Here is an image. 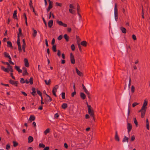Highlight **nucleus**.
Wrapping results in <instances>:
<instances>
[{
    "label": "nucleus",
    "mask_w": 150,
    "mask_h": 150,
    "mask_svg": "<svg viewBox=\"0 0 150 150\" xmlns=\"http://www.w3.org/2000/svg\"><path fill=\"white\" fill-rule=\"evenodd\" d=\"M1 69L6 72L9 73V71L11 72H13V71L12 66L10 67V68H5L4 66H1Z\"/></svg>",
    "instance_id": "1"
},
{
    "label": "nucleus",
    "mask_w": 150,
    "mask_h": 150,
    "mask_svg": "<svg viewBox=\"0 0 150 150\" xmlns=\"http://www.w3.org/2000/svg\"><path fill=\"white\" fill-rule=\"evenodd\" d=\"M88 114L90 115L91 116L93 117L94 121H95V119L94 114V112L93 110L92 109V108H89V109H88Z\"/></svg>",
    "instance_id": "2"
},
{
    "label": "nucleus",
    "mask_w": 150,
    "mask_h": 150,
    "mask_svg": "<svg viewBox=\"0 0 150 150\" xmlns=\"http://www.w3.org/2000/svg\"><path fill=\"white\" fill-rule=\"evenodd\" d=\"M45 95L46 96V97L45 98V103L46 104H47L49 102H50L52 101V98L51 97L46 93H45Z\"/></svg>",
    "instance_id": "3"
},
{
    "label": "nucleus",
    "mask_w": 150,
    "mask_h": 150,
    "mask_svg": "<svg viewBox=\"0 0 150 150\" xmlns=\"http://www.w3.org/2000/svg\"><path fill=\"white\" fill-rule=\"evenodd\" d=\"M70 58L71 63L72 64H74L75 63V61L74 56L72 53H71L70 54Z\"/></svg>",
    "instance_id": "4"
},
{
    "label": "nucleus",
    "mask_w": 150,
    "mask_h": 150,
    "mask_svg": "<svg viewBox=\"0 0 150 150\" xmlns=\"http://www.w3.org/2000/svg\"><path fill=\"white\" fill-rule=\"evenodd\" d=\"M9 82L13 85H14L16 87L18 86V82L17 81H14L10 79L9 80Z\"/></svg>",
    "instance_id": "5"
},
{
    "label": "nucleus",
    "mask_w": 150,
    "mask_h": 150,
    "mask_svg": "<svg viewBox=\"0 0 150 150\" xmlns=\"http://www.w3.org/2000/svg\"><path fill=\"white\" fill-rule=\"evenodd\" d=\"M26 83L27 84L30 83L31 85L33 84V78L31 77L29 79V81H28L27 79H26L24 81V83Z\"/></svg>",
    "instance_id": "6"
},
{
    "label": "nucleus",
    "mask_w": 150,
    "mask_h": 150,
    "mask_svg": "<svg viewBox=\"0 0 150 150\" xmlns=\"http://www.w3.org/2000/svg\"><path fill=\"white\" fill-rule=\"evenodd\" d=\"M132 128V126L131 124L129 123H127V129L128 133L129 134Z\"/></svg>",
    "instance_id": "7"
},
{
    "label": "nucleus",
    "mask_w": 150,
    "mask_h": 150,
    "mask_svg": "<svg viewBox=\"0 0 150 150\" xmlns=\"http://www.w3.org/2000/svg\"><path fill=\"white\" fill-rule=\"evenodd\" d=\"M24 62L25 66L28 67H29V63L28 62V59L27 58H25L24 59Z\"/></svg>",
    "instance_id": "8"
},
{
    "label": "nucleus",
    "mask_w": 150,
    "mask_h": 150,
    "mask_svg": "<svg viewBox=\"0 0 150 150\" xmlns=\"http://www.w3.org/2000/svg\"><path fill=\"white\" fill-rule=\"evenodd\" d=\"M76 72L79 76H83V74L77 68H76Z\"/></svg>",
    "instance_id": "9"
},
{
    "label": "nucleus",
    "mask_w": 150,
    "mask_h": 150,
    "mask_svg": "<svg viewBox=\"0 0 150 150\" xmlns=\"http://www.w3.org/2000/svg\"><path fill=\"white\" fill-rule=\"evenodd\" d=\"M48 26L49 28H51L53 25V20H50L48 22Z\"/></svg>",
    "instance_id": "10"
},
{
    "label": "nucleus",
    "mask_w": 150,
    "mask_h": 150,
    "mask_svg": "<svg viewBox=\"0 0 150 150\" xmlns=\"http://www.w3.org/2000/svg\"><path fill=\"white\" fill-rule=\"evenodd\" d=\"M14 68L15 69H16V70H17L19 73H21L22 72V70L21 69H20V67H19L16 66H15Z\"/></svg>",
    "instance_id": "11"
},
{
    "label": "nucleus",
    "mask_w": 150,
    "mask_h": 150,
    "mask_svg": "<svg viewBox=\"0 0 150 150\" xmlns=\"http://www.w3.org/2000/svg\"><path fill=\"white\" fill-rule=\"evenodd\" d=\"M115 139L118 142H119L120 141L117 132V131H116V132H115Z\"/></svg>",
    "instance_id": "12"
},
{
    "label": "nucleus",
    "mask_w": 150,
    "mask_h": 150,
    "mask_svg": "<svg viewBox=\"0 0 150 150\" xmlns=\"http://www.w3.org/2000/svg\"><path fill=\"white\" fill-rule=\"evenodd\" d=\"M75 83H74V86H73V88H74V91L71 94V96L72 97H74V96L76 94V92L75 91Z\"/></svg>",
    "instance_id": "13"
},
{
    "label": "nucleus",
    "mask_w": 150,
    "mask_h": 150,
    "mask_svg": "<svg viewBox=\"0 0 150 150\" xmlns=\"http://www.w3.org/2000/svg\"><path fill=\"white\" fill-rule=\"evenodd\" d=\"M80 96L81 98L83 100H84L86 98V95L84 93H83L81 92L80 93Z\"/></svg>",
    "instance_id": "14"
},
{
    "label": "nucleus",
    "mask_w": 150,
    "mask_h": 150,
    "mask_svg": "<svg viewBox=\"0 0 150 150\" xmlns=\"http://www.w3.org/2000/svg\"><path fill=\"white\" fill-rule=\"evenodd\" d=\"M33 137L31 136H30L28 137V143H30L33 142Z\"/></svg>",
    "instance_id": "15"
},
{
    "label": "nucleus",
    "mask_w": 150,
    "mask_h": 150,
    "mask_svg": "<svg viewBox=\"0 0 150 150\" xmlns=\"http://www.w3.org/2000/svg\"><path fill=\"white\" fill-rule=\"evenodd\" d=\"M87 42L86 41L84 40V41H83L82 42H81L80 43V44L81 45H82L85 47H86L87 46Z\"/></svg>",
    "instance_id": "16"
},
{
    "label": "nucleus",
    "mask_w": 150,
    "mask_h": 150,
    "mask_svg": "<svg viewBox=\"0 0 150 150\" xmlns=\"http://www.w3.org/2000/svg\"><path fill=\"white\" fill-rule=\"evenodd\" d=\"M16 14H17V11L15 10L14 12V13H13V18L14 19H18Z\"/></svg>",
    "instance_id": "17"
},
{
    "label": "nucleus",
    "mask_w": 150,
    "mask_h": 150,
    "mask_svg": "<svg viewBox=\"0 0 150 150\" xmlns=\"http://www.w3.org/2000/svg\"><path fill=\"white\" fill-rule=\"evenodd\" d=\"M128 140L129 138L126 137L125 136L122 140V142H128Z\"/></svg>",
    "instance_id": "18"
},
{
    "label": "nucleus",
    "mask_w": 150,
    "mask_h": 150,
    "mask_svg": "<svg viewBox=\"0 0 150 150\" xmlns=\"http://www.w3.org/2000/svg\"><path fill=\"white\" fill-rule=\"evenodd\" d=\"M18 31L19 33H18L17 37L18 38V37H19V38H20V35H22V30L21 28H19Z\"/></svg>",
    "instance_id": "19"
},
{
    "label": "nucleus",
    "mask_w": 150,
    "mask_h": 150,
    "mask_svg": "<svg viewBox=\"0 0 150 150\" xmlns=\"http://www.w3.org/2000/svg\"><path fill=\"white\" fill-rule=\"evenodd\" d=\"M64 37L66 41L68 42L69 41V37L67 34H65L64 36Z\"/></svg>",
    "instance_id": "20"
},
{
    "label": "nucleus",
    "mask_w": 150,
    "mask_h": 150,
    "mask_svg": "<svg viewBox=\"0 0 150 150\" xmlns=\"http://www.w3.org/2000/svg\"><path fill=\"white\" fill-rule=\"evenodd\" d=\"M146 111L143 110L141 111H139V112H141V117L142 118L144 117L146 113Z\"/></svg>",
    "instance_id": "21"
},
{
    "label": "nucleus",
    "mask_w": 150,
    "mask_h": 150,
    "mask_svg": "<svg viewBox=\"0 0 150 150\" xmlns=\"http://www.w3.org/2000/svg\"><path fill=\"white\" fill-rule=\"evenodd\" d=\"M7 46L8 47L12 48L13 46L12 43L11 41H8L7 42Z\"/></svg>",
    "instance_id": "22"
},
{
    "label": "nucleus",
    "mask_w": 150,
    "mask_h": 150,
    "mask_svg": "<svg viewBox=\"0 0 150 150\" xmlns=\"http://www.w3.org/2000/svg\"><path fill=\"white\" fill-rule=\"evenodd\" d=\"M118 13V10L117 8V5L116 3L115 4L114 8V14Z\"/></svg>",
    "instance_id": "23"
},
{
    "label": "nucleus",
    "mask_w": 150,
    "mask_h": 150,
    "mask_svg": "<svg viewBox=\"0 0 150 150\" xmlns=\"http://www.w3.org/2000/svg\"><path fill=\"white\" fill-rule=\"evenodd\" d=\"M56 46L57 45H53L52 48L53 51L54 52H55L57 51Z\"/></svg>",
    "instance_id": "24"
},
{
    "label": "nucleus",
    "mask_w": 150,
    "mask_h": 150,
    "mask_svg": "<svg viewBox=\"0 0 150 150\" xmlns=\"http://www.w3.org/2000/svg\"><path fill=\"white\" fill-rule=\"evenodd\" d=\"M44 81H45V84L46 85H47L49 86L50 85L51 82V81L50 79L48 81V82H47V80H45Z\"/></svg>",
    "instance_id": "25"
},
{
    "label": "nucleus",
    "mask_w": 150,
    "mask_h": 150,
    "mask_svg": "<svg viewBox=\"0 0 150 150\" xmlns=\"http://www.w3.org/2000/svg\"><path fill=\"white\" fill-rule=\"evenodd\" d=\"M67 106V104L66 103H64L62 105V107L63 109H65Z\"/></svg>",
    "instance_id": "26"
},
{
    "label": "nucleus",
    "mask_w": 150,
    "mask_h": 150,
    "mask_svg": "<svg viewBox=\"0 0 150 150\" xmlns=\"http://www.w3.org/2000/svg\"><path fill=\"white\" fill-rule=\"evenodd\" d=\"M146 127L147 129H149V124L148 119H146Z\"/></svg>",
    "instance_id": "27"
},
{
    "label": "nucleus",
    "mask_w": 150,
    "mask_h": 150,
    "mask_svg": "<svg viewBox=\"0 0 150 150\" xmlns=\"http://www.w3.org/2000/svg\"><path fill=\"white\" fill-rule=\"evenodd\" d=\"M120 29L123 33H126V30L125 28L121 27Z\"/></svg>",
    "instance_id": "28"
},
{
    "label": "nucleus",
    "mask_w": 150,
    "mask_h": 150,
    "mask_svg": "<svg viewBox=\"0 0 150 150\" xmlns=\"http://www.w3.org/2000/svg\"><path fill=\"white\" fill-rule=\"evenodd\" d=\"M147 109V107L143 105L141 109L139 110V111H146Z\"/></svg>",
    "instance_id": "29"
},
{
    "label": "nucleus",
    "mask_w": 150,
    "mask_h": 150,
    "mask_svg": "<svg viewBox=\"0 0 150 150\" xmlns=\"http://www.w3.org/2000/svg\"><path fill=\"white\" fill-rule=\"evenodd\" d=\"M35 117L34 115H31L30 116L29 120H30L33 121L35 119Z\"/></svg>",
    "instance_id": "30"
},
{
    "label": "nucleus",
    "mask_w": 150,
    "mask_h": 150,
    "mask_svg": "<svg viewBox=\"0 0 150 150\" xmlns=\"http://www.w3.org/2000/svg\"><path fill=\"white\" fill-rule=\"evenodd\" d=\"M133 120H134V123L135 124L136 126L137 127L138 126V124L136 118L135 117L134 118Z\"/></svg>",
    "instance_id": "31"
},
{
    "label": "nucleus",
    "mask_w": 150,
    "mask_h": 150,
    "mask_svg": "<svg viewBox=\"0 0 150 150\" xmlns=\"http://www.w3.org/2000/svg\"><path fill=\"white\" fill-rule=\"evenodd\" d=\"M13 146L14 147H16L18 145V143L16 141H13Z\"/></svg>",
    "instance_id": "32"
},
{
    "label": "nucleus",
    "mask_w": 150,
    "mask_h": 150,
    "mask_svg": "<svg viewBox=\"0 0 150 150\" xmlns=\"http://www.w3.org/2000/svg\"><path fill=\"white\" fill-rule=\"evenodd\" d=\"M33 35L34 37H35L36 35L37 31L36 30H35L34 28H33Z\"/></svg>",
    "instance_id": "33"
},
{
    "label": "nucleus",
    "mask_w": 150,
    "mask_h": 150,
    "mask_svg": "<svg viewBox=\"0 0 150 150\" xmlns=\"http://www.w3.org/2000/svg\"><path fill=\"white\" fill-rule=\"evenodd\" d=\"M4 56L6 58H8L10 56L8 53L7 52H4Z\"/></svg>",
    "instance_id": "34"
},
{
    "label": "nucleus",
    "mask_w": 150,
    "mask_h": 150,
    "mask_svg": "<svg viewBox=\"0 0 150 150\" xmlns=\"http://www.w3.org/2000/svg\"><path fill=\"white\" fill-rule=\"evenodd\" d=\"M49 5L48 7L49 8H51V9L53 7V6H52L53 2L52 1H49Z\"/></svg>",
    "instance_id": "35"
},
{
    "label": "nucleus",
    "mask_w": 150,
    "mask_h": 150,
    "mask_svg": "<svg viewBox=\"0 0 150 150\" xmlns=\"http://www.w3.org/2000/svg\"><path fill=\"white\" fill-rule=\"evenodd\" d=\"M135 139V136L134 135H133L131 137V139H130V141L131 142H133L134 140Z\"/></svg>",
    "instance_id": "36"
},
{
    "label": "nucleus",
    "mask_w": 150,
    "mask_h": 150,
    "mask_svg": "<svg viewBox=\"0 0 150 150\" xmlns=\"http://www.w3.org/2000/svg\"><path fill=\"white\" fill-rule=\"evenodd\" d=\"M17 44L18 46H21L20 42V38H19V37H18V39H17Z\"/></svg>",
    "instance_id": "37"
},
{
    "label": "nucleus",
    "mask_w": 150,
    "mask_h": 150,
    "mask_svg": "<svg viewBox=\"0 0 150 150\" xmlns=\"http://www.w3.org/2000/svg\"><path fill=\"white\" fill-rule=\"evenodd\" d=\"M28 73L27 72V71H23V75L25 76V75H28Z\"/></svg>",
    "instance_id": "38"
},
{
    "label": "nucleus",
    "mask_w": 150,
    "mask_h": 150,
    "mask_svg": "<svg viewBox=\"0 0 150 150\" xmlns=\"http://www.w3.org/2000/svg\"><path fill=\"white\" fill-rule=\"evenodd\" d=\"M50 129L49 128H47L44 132V134L46 135L47 134L50 132Z\"/></svg>",
    "instance_id": "39"
},
{
    "label": "nucleus",
    "mask_w": 150,
    "mask_h": 150,
    "mask_svg": "<svg viewBox=\"0 0 150 150\" xmlns=\"http://www.w3.org/2000/svg\"><path fill=\"white\" fill-rule=\"evenodd\" d=\"M29 5L30 8H33V5L32 1H30L29 2Z\"/></svg>",
    "instance_id": "40"
},
{
    "label": "nucleus",
    "mask_w": 150,
    "mask_h": 150,
    "mask_svg": "<svg viewBox=\"0 0 150 150\" xmlns=\"http://www.w3.org/2000/svg\"><path fill=\"white\" fill-rule=\"evenodd\" d=\"M57 23L59 25H62L63 23L61 21H59L57 20L56 21Z\"/></svg>",
    "instance_id": "41"
},
{
    "label": "nucleus",
    "mask_w": 150,
    "mask_h": 150,
    "mask_svg": "<svg viewBox=\"0 0 150 150\" xmlns=\"http://www.w3.org/2000/svg\"><path fill=\"white\" fill-rule=\"evenodd\" d=\"M45 145L43 144H41L40 143L39 145V148H40L41 147L42 148H45Z\"/></svg>",
    "instance_id": "42"
},
{
    "label": "nucleus",
    "mask_w": 150,
    "mask_h": 150,
    "mask_svg": "<svg viewBox=\"0 0 150 150\" xmlns=\"http://www.w3.org/2000/svg\"><path fill=\"white\" fill-rule=\"evenodd\" d=\"M131 90L132 93H133L134 92L135 90V88L133 86H132Z\"/></svg>",
    "instance_id": "43"
},
{
    "label": "nucleus",
    "mask_w": 150,
    "mask_h": 150,
    "mask_svg": "<svg viewBox=\"0 0 150 150\" xmlns=\"http://www.w3.org/2000/svg\"><path fill=\"white\" fill-rule=\"evenodd\" d=\"M55 5L56 6H59L61 7L62 6V3H59L58 2H56L55 3Z\"/></svg>",
    "instance_id": "44"
},
{
    "label": "nucleus",
    "mask_w": 150,
    "mask_h": 150,
    "mask_svg": "<svg viewBox=\"0 0 150 150\" xmlns=\"http://www.w3.org/2000/svg\"><path fill=\"white\" fill-rule=\"evenodd\" d=\"M69 12L72 14H74L75 13V11L71 9H69Z\"/></svg>",
    "instance_id": "45"
},
{
    "label": "nucleus",
    "mask_w": 150,
    "mask_h": 150,
    "mask_svg": "<svg viewBox=\"0 0 150 150\" xmlns=\"http://www.w3.org/2000/svg\"><path fill=\"white\" fill-rule=\"evenodd\" d=\"M65 92H62V97L63 99H65Z\"/></svg>",
    "instance_id": "46"
},
{
    "label": "nucleus",
    "mask_w": 150,
    "mask_h": 150,
    "mask_svg": "<svg viewBox=\"0 0 150 150\" xmlns=\"http://www.w3.org/2000/svg\"><path fill=\"white\" fill-rule=\"evenodd\" d=\"M115 15V21H117L118 20V13L114 14Z\"/></svg>",
    "instance_id": "47"
},
{
    "label": "nucleus",
    "mask_w": 150,
    "mask_h": 150,
    "mask_svg": "<svg viewBox=\"0 0 150 150\" xmlns=\"http://www.w3.org/2000/svg\"><path fill=\"white\" fill-rule=\"evenodd\" d=\"M71 48L72 51H74L75 50V46L74 44H72L71 46Z\"/></svg>",
    "instance_id": "48"
},
{
    "label": "nucleus",
    "mask_w": 150,
    "mask_h": 150,
    "mask_svg": "<svg viewBox=\"0 0 150 150\" xmlns=\"http://www.w3.org/2000/svg\"><path fill=\"white\" fill-rule=\"evenodd\" d=\"M37 93L40 96H41L42 95V93L39 90H37Z\"/></svg>",
    "instance_id": "49"
},
{
    "label": "nucleus",
    "mask_w": 150,
    "mask_h": 150,
    "mask_svg": "<svg viewBox=\"0 0 150 150\" xmlns=\"http://www.w3.org/2000/svg\"><path fill=\"white\" fill-rule=\"evenodd\" d=\"M63 37V35H60L57 38V39L58 40H60L62 39Z\"/></svg>",
    "instance_id": "50"
},
{
    "label": "nucleus",
    "mask_w": 150,
    "mask_h": 150,
    "mask_svg": "<svg viewBox=\"0 0 150 150\" xmlns=\"http://www.w3.org/2000/svg\"><path fill=\"white\" fill-rule=\"evenodd\" d=\"M59 115L57 113H56L54 115V118L57 119L58 118V117H59Z\"/></svg>",
    "instance_id": "51"
},
{
    "label": "nucleus",
    "mask_w": 150,
    "mask_h": 150,
    "mask_svg": "<svg viewBox=\"0 0 150 150\" xmlns=\"http://www.w3.org/2000/svg\"><path fill=\"white\" fill-rule=\"evenodd\" d=\"M11 148L10 145L8 144L6 145V149L7 150H9Z\"/></svg>",
    "instance_id": "52"
},
{
    "label": "nucleus",
    "mask_w": 150,
    "mask_h": 150,
    "mask_svg": "<svg viewBox=\"0 0 150 150\" xmlns=\"http://www.w3.org/2000/svg\"><path fill=\"white\" fill-rule=\"evenodd\" d=\"M61 51L59 50H57V55L59 57H60L61 56Z\"/></svg>",
    "instance_id": "53"
},
{
    "label": "nucleus",
    "mask_w": 150,
    "mask_h": 150,
    "mask_svg": "<svg viewBox=\"0 0 150 150\" xmlns=\"http://www.w3.org/2000/svg\"><path fill=\"white\" fill-rule=\"evenodd\" d=\"M139 103L137 102L134 103L132 105V107H135L136 106L138 105L139 104Z\"/></svg>",
    "instance_id": "54"
},
{
    "label": "nucleus",
    "mask_w": 150,
    "mask_h": 150,
    "mask_svg": "<svg viewBox=\"0 0 150 150\" xmlns=\"http://www.w3.org/2000/svg\"><path fill=\"white\" fill-rule=\"evenodd\" d=\"M24 80L23 78H21L20 79V82L21 83H24Z\"/></svg>",
    "instance_id": "55"
},
{
    "label": "nucleus",
    "mask_w": 150,
    "mask_h": 150,
    "mask_svg": "<svg viewBox=\"0 0 150 150\" xmlns=\"http://www.w3.org/2000/svg\"><path fill=\"white\" fill-rule=\"evenodd\" d=\"M77 12H79V10H80V6H79L78 4V3L77 4Z\"/></svg>",
    "instance_id": "56"
},
{
    "label": "nucleus",
    "mask_w": 150,
    "mask_h": 150,
    "mask_svg": "<svg viewBox=\"0 0 150 150\" xmlns=\"http://www.w3.org/2000/svg\"><path fill=\"white\" fill-rule=\"evenodd\" d=\"M78 45L80 51L81 52L82 51V49L81 48V46L80 45V44L79 43H78Z\"/></svg>",
    "instance_id": "57"
},
{
    "label": "nucleus",
    "mask_w": 150,
    "mask_h": 150,
    "mask_svg": "<svg viewBox=\"0 0 150 150\" xmlns=\"http://www.w3.org/2000/svg\"><path fill=\"white\" fill-rule=\"evenodd\" d=\"M18 50L20 53H21L22 52V49L21 46H18Z\"/></svg>",
    "instance_id": "58"
},
{
    "label": "nucleus",
    "mask_w": 150,
    "mask_h": 150,
    "mask_svg": "<svg viewBox=\"0 0 150 150\" xmlns=\"http://www.w3.org/2000/svg\"><path fill=\"white\" fill-rule=\"evenodd\" d=\"M147 101H146L145 100L144 101V102L143 105L145 106H146L147 105Z\"/></svg>",
    "instance_id": "59"
},
{
    "label": "nucleus",
    "mask_w": 150,
    "mask_h": 150,
    "mask_svg": "<svg viewBox=\"0 0 150 150\" xmlns=\"http://www.w3.org/2000/svg\"><path fill=\"white\" fill-rule=\"evenodd\" d=\"M132 38L133 40H136L137 39L136 36L134 35H132Z\"/></svg>",
    "instance_id": "60"
},
{
    "label": "nucleus",
    "mask_w": 150,
    "mask_h": 150,
    "mask_svg": "<svg viewBox=\"0 0 150 150\" xmlns=\"http://www.w3.org/2000/svg\"><path fill=\"white\" fill-rule=\"evenodd\" d=\"M22 42L23 43V45H22L25 46L26 43L25 41V40L24 39H23L22 40Z\"/></svg>",
    "instance_id": "61"
},
{
    "label": "nucleus",
    "mask_w": 150,
    "mask_h": 150,
    "mask_svg": "<svg viewBox=\"0 0 150 150\" xmlns=\"http://www.w3.org/2000/svg\"><path fill=\"white\" fill-rule=\"evenodd\" d=\"M45 44H46V46L47 47H48V41H47V39H46L45 40Z\"/></svg>",
    "instance_id": "62"
},
{
    "label": "nucleus",
    "mask_w": 150,
    "mask_h": 150,
    "mask_svg": "<svg viewBox=\"0 0 150 150\" xmlns=\"http://www.w3.org/2000/svg\"><path fill=\"white\" fill-rule=\"evenodd\" d=\"M55 39L54 38H53L52 40V42H51V44L52 45H54L55 43Z\"/></svg>",
    "instance_id": "63"
},
{
    "label": "nucleus",
    "mask_w": 150,
    "mask_h": 150,
    "mask_svg": "<svg viewBox=\"0 0 150 150\" xmlns=\"http://www.w3.org/2000/svg\"><path fill=\"white\" fill-rule=\"evenodd\" d=\"M49 149L50 148L49 146H47L45 147L43 150H49Z\"/></svg>",
    "instance_id": "64"
}]
</instances>
